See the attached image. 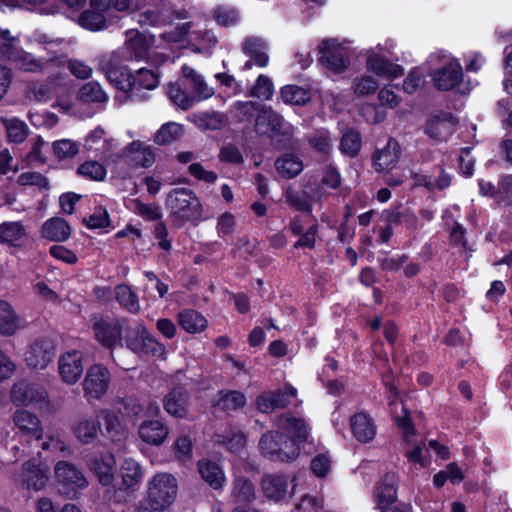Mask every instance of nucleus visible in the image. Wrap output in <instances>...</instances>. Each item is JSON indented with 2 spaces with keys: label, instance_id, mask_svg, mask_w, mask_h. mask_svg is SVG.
Instances as JSON below:
<instances>
[{
  "label": "nucleus",
  "instance_id": "1",
  "mask_svg": "<svg viewBox=\"0 0 512 512\" xmlns=\"http://www.w3.org/2000/svg\"><path fill=\"white\" fill-rule=\"evenodd\" d=\"M279 430L289 435L291 439L282 441V434L279 432H268L264 434L259 441L261 453L275 461H289L299 455L300 442L306 441L310 434L308 424L302 418L285 414L277 422Z\"/></svg>",
  "mask_w": 512,
  "mask_h": 512
},
{
  "label": "nucleus",
  "instance_id": "2",
  "mask_svg": "<svg viewBox=\"0 0 512 512\" xmlns=\"http://www.w3.org/2000/svg\"><path fill=\"white\" fill-rule=\"evenodd\" d=\"M0 57L7 60L22 71L30 73H53L54 65L65 63L61 56L49 58L36 57L35 55L21 48L18 36H12L8 29L0 31Z\"/></svg>",
  "mask_w": 512,
  "mask_h": 512
},
{
  "label": "nucleus",
  "instance_id": "3",
  "mask_svg": "<svg viewBox=\"0 0 512 512\" xmlns=\"http://www.w3.org/2000/svg\"><path fill=\"white\" fill-rule=\"evenodd\" d=\"M104 73L125 98L137 96L142 90H154L160 83L157 69L140 68L132 74L127 67H114L110 62L104 66Z\"/></svg>",
  "mask_w": 512,
  "mask_h": 512
},
{
  "label": "nucleus",
  "instance_id": "4",
  "mask_svg": "<svg viewBox=\"0 0 512 512\" xmlns=\"http://www.w3.org/2000/svg\"><path fill=\"white\" fill-rule=\"evenodd\" d=\"M155 42L156 39L151 34L128 30L124 45L113 53L105 55L100 61V69L104 72V66L110 62L114 67H123L122 62L148 58L149 51L153 47H158Z\"/></svg>",
  "mask_w": 512,
  "mask_h": 512
},
{
  "label": "nucleus",
  "instance_id": "5",
  "mask_svg": "<svg viewBox=\"0 0 512 512\" xmlns=\"http://www.w3.org/2000/svg\"><path fill=\"white\" fill-rule=\"evenodd\" d=\"M426 64L429 67L434 85L439 90H451L463 78V69L459 60L447 51L440 50L430 54Z\"/></svg>",
  "mask_w": 512,
  "mask_h": 512
},
{
  "label": "nucleus",
  "instance_id": "6",
  "mask_svg": "<svg viewBox=\"0 0 512 512\" xmlns=\"http://www.w3.org/2000/svg\"><path fill=\"white\" fill-rule=\"evenodd\" d=\"M395 43L392 40H386L383 44H378L366 51V69L379 79L394 80L404 74L401 65L392 62L391 57Z\"/></svg>",
  "mask_w": 512,
  "mask_h": 512
},
{
  "label": "nucleus",
  "instance_id": "7",
  "mask_svg": "<svg viewBox=\"0 0 512 512\" xmlns=\"http://www.w3.org/2000/svg\"><path fill=\"white\" fill-rule=\"evenodd\" d=\"M166 204L178 226L197 222L202 217L200 200L190 189H173L167 196Z\"/></svg>",
  "mask_w": 512,
  "mask_h": 512
},
{
  "label": "nucleus",
  "instance_id": "8",
  "mask_svg": "<svg viewBox=\"0 0 512 512\" xmlns=\"http://www.w3.org/2000/svg\"><path fill=\"white\" fill-rule=\"evenodd\" d=\"M161 39L168 45H176L179 48L200 46L203 50L216 43V38L211 31L200 29L193 22L177 25L174 30L163 33Z\"/></svg>",
  "mask_w": 512,
  "mask_h": 512
},
{
  "label": "nucleus",
  "instance_id": "9",
  "mask_svg": "<svg viewBox=\"0 0 512 512\" xmlns=\"http://www.w3.org/2000/svg\"><path fill=\"white\" fill-rule=\"evenodd\" d=\"M178 483L169 473H158L147 483V501L149 506L159 512L169 508L176 499Z\"/></svg>",
  "mask_w": 512,
  "mask_h": 512
},
{
  "label": "nucleus",
  "instance_id": "10",
  "mask_svg": "<svg viewBox=\"0 0 512 512\" xmlns=\"http://www.w3.org/2000/svg\"><path fill=\"white\" fill-rule=\"evenodd\" d=\"M125 341L130 350L140 355L163 358L166 353L165 346L149 333L145 325L141 323L127 331Z\"/></svg>",
  "mask_w": 512,
  "mask_h": 512
},
{
  "label": "nucleus",
  "instance_id": "11",
  "mask_svg": "<svg viewBox=\"0 0 512 512\" xmlns=\"http://www.w3.org/2000/svg\"><path fill=\"white\" fill-rule=\"evenodd\" d=\"M14 482L20 489L28 492L41 491L49 482V468L35 460L27 461L23 464L21 472L14 476Z\"/></svg>",
  "mask_w": 512,
  "mask_h": 512
},
{
  "label": "nucleus",
  "instance_id": "12",
  "mask_svg": "<svg viewBox=\"0 0 512 512\" xmlns=\"http://www.w3.org/2000/svg\"><path fill=\"white\" fill-rule=\"evenodd\" d=\"M320 61L334 73H341L349 66V52L344 42L338 39H324L319 45Z\"/></svg>",
  "mask_w": 512,
  "mask_h": 512
},
{
  "label": "nucleus",
  "instance_id": "13",
  "mask_svg": "<svg viewBox=\"0 0 512 512\" xmlns=\"http://www.w3.org/2000/svg\"><path fill=\"white\" fill-rule=\"evenodd\" d=\"M55 479L60 492L68 497H74L78 489H83L88 484L83 473L66 461H60L55 465Z\"/></svg>",
  "mask_w": 512,
  "mask_h": 512
},
{
  "label": "nucleus",
  "instance_id": "14",
  "mask_svg": "<svg viewBox=\"0 0 512 512\" xmlns=\"http://www.w3.org/2000/svg\"><path fill=\"white\" fill-rule=\"evenodd\" d=\"M111 380L109 370L102 364L89 367L83 381V390L90 399H101L107 392Z\"/></svg>",
  "mask_w": 512,
  "mask_h": 512
},
{
  "label": "nucleus",
  "instance_id": "15",
  "mask_svg": "<svg viewBox=\"0 0 512 512\" xmlns=\"http://www.w3.org/2000/svg\"><path fill=\"white\" fill-rule=\"evenodd\" d=\"M387 401L389 412L402 430L403 438L409 441L410 434L413 435L414 428L411 425L408 411L394 385H387Z\"/></svg>",
  "mask_w": 512,
  "mask_h": 512
},
{
  "label": "nucleus",
  "instance_id": "16",
  "mask_svg": "<svg viewBox=\"0 0 512 512\" xmlns=\"http://www.w3.org/2000/svg\"><path fill=\"white\" fill-rule=\"evenodd\" d=\"M58 371L63 382L75 384L83 373V354L78 350H69L60 355Z\"/></svg>",
  "mask_w": 512,
  "mask_h": 512
},
{
  "label": "nucleus",
  "instance_id": "17",
  "mask_svg": "<svg viewBox=\"0 0 512 512\" xmlns=\"http://www.w3.org/2000/svg\"><path fill=\"white\" fill-rule=\"evenodd\" d=\"M55 355V345L49 339L32 343L24 354L26 364L35 369H45Z\"/></svg>",
  "mask_w": 512,
  "mask_h": 512
},
{
  "label": "nucleus",
  "instance_id": "18",
  "mask_svg": "<svg viewBox=\"0 0 512 512\" xmlns=\"http://www.w3.org/2000/svg\"><path fill=\"white\" fill-rule=\"evenodd\" d=\"M46 397L43 388L25 381L15 383L11 390V399L17 405L42 407L46 402Z\"/></svg>",
  "mask_w": 512,
  "mask_h": 512
},
{
  "label": "nucleus",
  "instance_id": "19",
  "mask_svg": "<svg viewBox=\"0 0 512 512\" xmlns=\"http://www.w3.org/2000/svg\"><path fill=\"white\" fill-rule=\"evenodd\" d=\"M261 488L269 500L278 502L293 492L294 485L289 490V477L284 474H267L262 478Z\"/></svg>",
  "mask_w": 512,
  "mask_h": 512
},
{
  "label": "nucleus",
  "instance_id": "20",
  "mask_svg": "<svg viewBox=\"0 0 512 512\" xmlns=\"http://www.w3.org/2000/svg\"><path fill=\"white\" fill-rule=\"evenodd\" d=\"M92 329L97 341L108 348L121 342L122 327L117 320L96 319Z\"/></svg>",
  "mask_w": 512,
  "mask_h": 512
},
{
  "label": "nucleus",
  "instance_id": "21",
  "mask_svg": "<svg viewBox=\"0 0 512 512\" xmlns=\"http://www.w3.org/2000/svg\"><path fill=\"white\" fill-rule=\"evenodd\" d=\"M16 433L22 437L39 440L43 435V428L39 418L27 410H17L13 415Z\"/></svg>",
  "mask_w": 512,
  "mask_h": 512
},
{
  "label": "nucleus",
  "instance_id": "22",
  "mask_svg": "<svg viewBox=\"0 0 512 512\" xmlns=\"http://www.w3.org/2000/svg\"><path fill=\"white\" fill-rule=\"evenodd\" d=\"M121 157L135 167H150L155 162L153 149L141 141H133L121 151Z\"/></svg>",
  "mask_w": 512,
  "mask_h": 512
},
{
  "label": "nucleus",
  "instance_id": "23",
  "mask_svg": "<svg viewBox=\"0 0 512 512\" xmlns=\"http://www.w3.org/2000/svg\"><path fill=\"white\" fill-rule=\"evenodd\" d=\"M98 481L104 485H111L115 476L116 459L110 452L95 455L89 463Z\"/></svg>",
  "mask_w": 512,
  "mask_h": 512
},
{
  "label": "nucleus",
  "instance_id": "24",
  "mask_svg": "<svg viewBox=\"0 0 512 512\" xmlns=\"http://www.w3.org/2000/svg\"><path fill=\"white\" fill-rule=\"evenodd\" d=\"M97 417L103 423V434L111 441L118 442L126 438V427L118 412L112 409H101Z\"/></svg>",
  "mask_w": 512,
  "mask_h": 512
},
{
  "label": "nucleus",
  "instance_id": "25",
  "mask_svg": "<svg viewBox=\"0 0 512 512\" xmlns=\"http://www.w3.org/2000/svg\"><path fill=\"white\" fill-rule=\"evenodd\" d=\"M26 321L19 316L12 305L5 300H0V334L13 336L26 327Z\"/></svg>",
  "mask_w": 512,
  "mask_h": 512
},
{
  "label": "nucleus",
  "instance_id": "26",
  "mask_svg": "<svg viewBox=\"0 0 512 512\" xmlns=\"http://www.w3.org/2000/svg\"><path fill=\"white\" fill-rule=\"evenodd\" d=\"M138 435L144 443L160 446L167 439L169 428L160 420H146L140 424Z\"/></svg>",
  "mask_w": 512,
  "mask_h": 512
},
{
  "label": "nucleus",
  "instance_id": "27",
  "mask_svg": "<svg viewBox=\"0 0 512 512\" xmlns=\"http://www.w3.org/2000/svg\"><path fill=\"white\" fill-rule=\"evenodd\" d=\"M397 475L387 473L377 484L374 499L377 508L382 510L393 504L397 498Z\"/></svg>",
  "mask_w": 512,
  "mask_h": 512
},
{
  "label": "nucleus",
  "instance_id": "28",
  "mask_svg": "<svg viewBox=\"0 0 512 512\" xmlns=\"http://www.w3.org/2000/svg\"><path fill=\"white\" fill-rule=\"evenodd\" d=\"M244 52L249 55L250 60L246 61L243 70H249L253 65L258 67H266L269 62V57L266 53V43L258 37H248L243 43Z\"/></svg>",
  "mask_w": 512,
  "mask_h": 512
},
{
  "label": "nucleus",
  "instance_id": "29",
  "mask_svg": "<svg viewBox=\"0 0 512 512\" xmlns=\"http://www.w3.org/2000/svg\"><path fill=\"white\" fill-rule=\"evenodd\" d=\"M297 390L292 386H285L284 391L276 393L268 392L257 398V406L261 412L268 413L277 407H285L290 404L288 398H294Z\"/></svg>",
  "mask_w": 512,
  "mask_h": 512
},
{
  "label": "nucleus",
  "instance_id": "30",
  "mask_svg": "<svg viewBox=\"0 0 512 512\" xmlns=\"http://www.w3.org/2000/svg\"><path fill=\"white\" fill-rule=\"evenodd\" d=\"M401 149L399 143L389 139L387 144L373 155L374 166L378 171H388L395 168L400 158Z\"/></svg>",
  "mask_w": 512,
  "mask_h": 512
},
{
  "label": "nucleus",
  "instance_id": "31",
  "mask_svg": "<svg viewBox=\"0 0 512 512\" xmlns=\"http://www.w3.org/2000/svg\"><path fill=\"white\" fill-rule=\"evenodd\" d=\"M350 428L355 439L367 443L376 435V425L373 419L364 412L356 413L350 418Z\"/></svg>",
  "mask_w": 512,
  "mask_h": 512
},
{
  "label": "nucleus",
  "instance_id": "32",
  "mask_svg": "<svg viewBox=\"0 0 512 512\" xmlns=\"http://www.w3.org/2000/svg\"><path fill=\"white\" fill-rule=\"evenodd\" d=\"M283 118L270 107L262 106L257 114L255 128L260 134L285 131Z\"/></svg>",
  "mask_w": 512,
  "mask_h": 512
},
{
  "label": "nucleus",
  "instance_id": "33",
  "mask_svg": "<svg viewBox=\"0 0 512 512\" xmlns=\"http://www.w3.org/2000/svg\"><path fill=\"white\" fill-rule=\"evenodd\" d=\"M133 18L142 26H161L165 24L164 10L153 6L145 0H138Z\"/></svg>",
  "mask_w": 512,
  "mask_h": 512
},
{
  "label": "nucleus",
  "instance_id": "34",
  "mask_svg": "<svg viewBox=\"0 0 512 512\" xmlns=\"http://www.w3.org/2000/svg\"><path fill=\"white\" fill-rule=\"evenodd\" d=\"M181 72L183 78L189 82L198 101L206 100L214 94L213 88L207 85L203 76L194 68L184 64Z\"/></svg>",
  "mask_w": 512,
  "mask_h": 512
},
{
  "label": "nucleus",
  "instance_id": "35",
  "mask_svg": "<svg viewBox=\"0 0 512 512\" xmlns=\"http://www.w3.org/2000/svg\"><path fill=\"white\" fill-rule=\"evenodd\" d=\"M120 476L125 489L138 487L143 480L141 464L131 457L125 458L120 466Z\"/></svg>",
  "mask_w": 512,
  "mask_h": 512
},
{
  "label": "nucleus",
  "instance_id": "36",
  "mask_svg": "<svg viewBox=\"0 0 512 512\" xmlns=\"http://www.w3.org/2000/svg\"><path fill=\"white\" fill-rule=\"evenodd\" d=\"M41 234L50 241L64 242L70 237L71 228L66 220L56 217L45 221Z\"/></svg>",
  "mask_w": 512,
  "mask_h": 512
},
{
  "label": "nucleus",
  "instance_id": "37",
  "mask_svg": "<svg viewBox=\"0 0 512 512\" xmlns=\"http://www.w3.org/2000/svg\"><path fill=\"white\" fill-rule=\"evenodd\" d=\"M198 471L202 479L213 489H220L226 482L223 469L210 460L203 459L198 462Z\"/></svg>",
  "mask_w": 512,
  "mask_h": 512
},
{
  "label": "nucleus",
  "instance_id": "38",
  "mask_svg": "<svg viewBox=\"0 0 512 512\" xmlns=\"http://www.w3.org/2000/svg\"><path fill=\"white\" fill-rule=\"evenodd\" d=\"M165 411L177 418H184L187 415L188 396L182 389H174L163 400Z\"/></svg>",
  "mask_w": 512,
  "mask_h": 512
},
{
  "label": "nucleus",
  "instance_id": "39",
  "mask_svg": "<svg viewBox=\"0 0 512 512\" xmlns=\"http://www.w3.org/2000/svg\"><path fill=\"white\" fill-rule=\"evenodd\" d=\"M438 172L439 173L437 177L435 175L411 173V177L413 179L412 185L423 186L428 190H444L445 188L450 186L452 177L443 169H439Z\"/></svg>",
  "mask_w": 512,
  "mask_h": 512
},
{
  "label": "nucleus",
  "instance_id": "40",
  "mask_svg": "<svg viewBox=\"0 0 512 512\" xmlns=\"http://www.w3.org/2000/svg\"><path fill=\"white\" fill-rule=\"evenodd\" d=\"M407 443L406 457L408 461L420 468H426L430 465V459L428 456V450L425 448L423 442H418L415 439V430L413 429V435L410 434L409 441L404 439Z\"/></svg>",
  "mask_w": 512,
  "mask_h": 512
},
{
  "label": "nucleus",
  "instance_id": "41",
  "mask_svg": "<svg viewBox=\"0 0 512 512\" xmlns=\"http://www.w3.org/2000/svg\"><path fill=\"white\" fill-rule=\"evenodd\" d=\"M54 89L55 78H49L47 81H32L25 89V96L36 102H47L51 99Z\"/></svg>",
  "mask_w": 512,
  "mask_h": 512
},
{
  "label": "nucleus",
  "instance_id": "42",
  "mask_svg": "<svg viewBox=\"0 0 512 512\" xmlns=\"http://www.w3.org/2000/svg\"><path fill=\"white\" fill-rule=\"evenodd\" d=\"M178 322L183 330L191 334L202 332L208 325L206 318L192 309L181 311L178 314Z\"/></svg>",
  "mask_w": 512,
  "mask_h": 512
},
{
  "label": "nucleus",
  "instance_id": "43",
  "mask_svg": "<svg viewBox=\"0 0 512 512\" xmlns=\"http://www.w3.org/2000/svg\"><path fill=\"white\" fill-rule=\"evenodd\" d=\"M276 170L280 176L291 179L303 170L302 160L294 154H284L275 162Z\"/></svg>",
  "mask_w": 512,
  "mask_h": 512
},
{
  "label": "nucleus",
  "instance_id": "44",
  "mask_svg": "<svg viewBox=\"0 0 512 512\" xmlns=\"http://www.w3.org/2000/svg\"><path fill=\"white\" fill-rule=\"evenodd\" d=\"M100 430L99 421L92 418L81 417L74 425V434L82 443L93 442Z\"/></svg>",
  "mask_w": 512,
  "mask_h": 512
},
{
  "label": "nucleus",
  "instance_id": "45",
  "mask_svg": "<svg viewBox=\"0 0 512 512\" xmlns=\"http://www.w3.org/2000/svg\"><path fill=\"white\" fill-rule=\"evenodd\" d=\"M455 123L452 118H434L428 122L426 132L430 138L436 141H443L453 133Z\"/></svg>",
  "mask_w": 512,
  "mask_h": 512
},
{
  "label": "nucleus",
  "instance_id": "46",
  "mask_svg": "<svg viewBox=\"0 0 512 512\" xmlns=\"http://www.w3.org/2000/svg\"><path fill=\"white\" fill-rule=\"evenodd\" d=\"M255 498L256 493L253 484L247 479L238 478L233 487V499L236 506L246 507Z\"/></svg>",
  "mask_w": 512,
  "mask_h": 512
},
{
  "label": "nucleus",
  "instance_id": "47",
  "mask_svg": "<svg viewBox=\"0 0 512 512\" xmlns=\"http://www.w3.org/2000/svg\"><path fill=\"white\" fill-rule=\"evenodd\" d=\"M77 23L90 31H100L108 27L104 12L95 9L82 12L77 17Z\"/></svg>",
  "mask_w": 512,
  "mask_h": 512
},
{
  "label": "nucleus",
  "instance_id": "48",
  "mask_svg": "<svg viewBox=\"0 0 512 512\" xmlns=\"http://www.w3.org/2000/svg\"><path fill=\"white\" fill-rule=\"evenodd\" d=\"M26 236L20 222H5L0 225V241L10 245H19Z\"/></svg>",
  "mask_w": 512,
  "mask_h": 512
},
{
  "label": "nucleus",
  "instance_id": "49",
  "mask_svg": "<svg viewBox=\"0 0 512 512\" xmlns=\"http://www.w3.org/2000/svg\"><path fill=\"white\" fill-rule=\"evenodd\" d=\"M184 134L183 125L176 122L163 124L154 135V142L158 145L170 144L180 139Z\"/></svg>",
  "mask_w": 512,
  "mask_h": 512
},
{
  "label": "nucleus",
  "instance_id": "50",
  "mask_svg": "<svg viewBox=\"0 0 512 512\" xmlns=\"http://www.w3.org/2000/svg\"><path fill=\"white\" fill-rule=\"evenodd\" d=\"M78 98L84 102L106 103L107 93L98 82L90 81L85 83L78 91Z\"/></svg>",
  "mask_w": 512,
  "mask_h": 512
},
{
  "label": "nucleus",
  "instance_id": "51",
  "mask_svg": "<svg viewBox=\"0 0 512 512\" xmlns=\"http://www.w3.org/2000/svg\"><path fill=\"white\" fill-rule=\"evenodd\" d=\"M9 142L22 143L28 136V126L16 117L7 118L4 121Z\"/></svg>",
  "mask_w": 512,
  "mask_h": 512
},
{
  "label": "nucleus",
  "instance_id": "52",
  "mask_svg": "<svg viewBox=\"0 0 512 512\" xmlns=\"http://www.w3.org/2000/svg\"><path fill=\"white\" fill-rule=\"evenodd\" d=\"M117 142L113 137L106 136L103 141L91 152L96 158L104 161L117 162L121 157V152L116 153Z\"/></svg>",
  "mask_w": 512,
  "mask_h": 512
},
{
  "label": "nucleus",
  "instance_id": "53",
  "mask_svg": "<svg viewBox=\"0 0 512 512\" xmlns=\"http://www.w3.org/2000/svg\"><path fill=\"white\" fill-rule=\"evenodd\" d=\"M117 142L113 137L106 136L103 141L91 152L96 158L104 161L117 162L121 157V152L116 153Z\"/></svg>",
  "mask_w": 512,
  "mask_h": 512
},
{
  "label": "nucleus",
  "instance_id": "54",
  "mask_svg": "<svg viewBox=\"0 0 512 512\" xmlns=\"http://www.w3.org/2000/svg\"><path fill=\"white\" fill-rule=\"evenodd\" d=\"M117 142L113 137L106 136L103 141L91 152L96 158L104 161L117 162L121 157V152L116 153Z\"/></svg>",
  "mask_w": 512,
  "mask_h": 512
},
{
  "label": "nucleus",
  "instance_id": "55",
  "mask_svg": "<svg viewBox=\"0 0 512 512\" xmlns=\"http://www.w3.org/2000/svg\"><path fill=\"white\" fill-rule=\"evenodd\" d=\"M246 404V397L239 391H227L219 394L216 406L224 411H234Z\"/></svg>",
  "mask_w": 512,
  "mask_h": 512
},
{
  "label": "nucleus",
  "instance_id": "56",
  "mask_svg": "<svg viewBox=\"0 0 512 512\" xmlns=\"http://www.w3.org/2000/svg\"><path fill=\"white\" fill-rule=\"evenodd\" d=\"M280 96L283 102L293 105H303L310 99L309 92L297 85H286L282 87Z\"/></svg>",
  "mask_w": 512,
  "mask_h": 512
},
{
  "label": "nucleus",
  "instance_id": "57",
  "mask_svg": "<svg viewBox=\"0 0 512 512\" xmlns=\"http://www.w3.org/2000/svg\"><path fill=\"white\" fill-rule=\"evenodd\" d=\"M167 94L171 102L183 110H187L194 105L197 98L189 96L178 84L170 83L167 87Z\"/></svg>",
  "mask_w": 512,
  "mask_h": 512
},
{
  "label": "nucleus",
  "instance_id": "58",
  "mask_svg": "<svg viewBox=\"0 0 512 512\" xmlns=\"http://www.w3.org/2000/svg\"><path fill=\"white\" fill-rule=\"evenodd\" d=\"M115 296L117 301L131 313H138L140 304L137 296L127 285H118L115 288Z\"/></svg>",
  "mask_w": 512,
  "mask_h": 512
},
{
  "label": "nucleus",
  "instance_id": "59",
  "mask_svg": "<svg viewBox=\"0 0 512 512\" xmlns=\"http://www.w3.org/2000/svg\"><path fill=\"white\" fill-rule=\"evenodd\" d=\"M379 88V82L372 75L356 77L352 83V89L357 96H368L374 94Z\"/></svg>",
  "mask_w": 512,
  "mask_h": 512
},
{
  "label": "nucleus",
  "instance_id": "60",
  "mask_svg": "<svg viewBox=\"0 0 512 512\" xmlns=\"http://www.w3.org/2000/svg\"><path fill=\"white\" fill-rule=\"evenodd\" d=\"M77 173L79 176L94 181H102L105 179L107 171L105 167L97 161H86L82 163Z\"/></svg>",
  "mask_w": 512,
  "mask_h": 512
},
{
  "label": "nucleus",
  "instance_id": "61",
  "mask_svg": "<svg viewBox=\"0 0 512 512\" xmlns=\"http://www.w3.org/2000/svg\"><path fill=\"white\" fill-rule=\"evenodd\" d=\"M361 148V137L358 131L349 130L341 139L340 150L343 154L354 157Z\"/></svg>",
  "mask_w": 512,
  "mask_h": 512
},
{
  "label": "nucleus",
  "instance_id": "62",
  "mask_svg": "<svg viewBox=\"0 0 512 512\" xmlns=\"http://www.w3.org/2000/svg\"><path fill=\"white\" fill-rule=\"evenodd\" d=\"M274 85L272 80L266 75H259L255 84L250 90V95L262 100H269L273 96Z\"/></svg>",
  "mask_w": 512,
  "mask_h": 512
},
{
  "label": "nucleus",
  "instance_id": "63",
  "mask_svg": "<svg viewBox=\"0 0 512 512\" xmlns=\"http://www.w3.org/2000/svg\"><path fill=\"white\" fill-rule=\"evenodd\" d=\"M53 152L59 160L70 159L79 152V145L71 139H61L53 143Z\"/></svg>",
  "mask_w": 512,
  "mask_h": 512
},
{
  "label": "nucleus",
  "instance_id": "64",
  "mask_svg": "<svg viewBox=\"0 0 512 512\" xmlns=\"http://www.w3.org/2000/svg\"><path fill=\"white\" fill-rule=\"evenodd\" d=\"M216 442L224 444L233 453H239L245 446L242 433L230 430L226 435H217Z\"/></svg>",
  "mask_w": 512,
  "mask_h": 512
}]
</instances>
